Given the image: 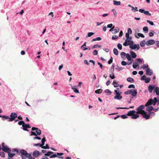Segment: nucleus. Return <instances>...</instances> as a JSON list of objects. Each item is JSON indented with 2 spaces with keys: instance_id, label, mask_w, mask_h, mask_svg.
<instances>
[{
  "instance_id": "f257e3e1",
  "label": "nucleus",
  "mask_w": 159,
  "mask_h": 159,
  "mask_svg": "<svg viewBox=\"0 0 159 159\" xmlns=\"http://www.w3.org/2000/svg\"><path fill=\"white\" fill-rule=\"evenodd\" d=\"M144 105H141L139 106L136 109L137 111L136 112V114H142L145 111L143 110L144 108Z\"/></svg>"
},
{
  "instance_id": "f03ea898",
  "label": "nucleus",
  "mask_w": 159,
  "mask_h": 159,
  "mask_svg": "<svg viewBox=\"0 0 159 159\" xmlns=\"http://www.w3.org/2000/svg\"><path fill=\"white\" fill-rule=\"evenodd\" d=\"M20 152L21 153L20 156L22 159H26V156L27 154V151L21 149L20 150Z\"/></svg>"
},
{
  "instance_id": "7ed1b4c3",
  "label": "nucleus",
  "mask_w": 159,
  "mask_h": 159,
  "mask_svg": "<svg viewBox=\"0 0 159 159\" xmlns=\"http://www.w3.org/2000/svg\"><path fill=\"white\" fill-rule=\"evenodd\" d=\"M17 115L16 113L15 112H12L10 115V118H9V121H12L14 120L17 117Z\"/></svg>"
},
{
  "instance_id": "20e7f679",
  "label": "nucleus",
  "mask_w": 159,
  "mask_h": 159,
  "mask_svg": "<svg viewBox=\"0 0 159 159\" xmlns=\"http://www.w3.org/2000/svg\"><path fill=\"white\" fill-rule=\"evenodd\" d=\"M152 104H153V105H156L154 104V102H153V100L152 99H150L146 103L145 105V106L147 107Z\"/></svg>"
},
{
  "instance_id": "39448f33",
  "label": "nucleus",
  "mask_w": 159,
  "mask_h": 159,
  "mask_svg": "<svg viewBox=\"0 0 159 159\" xmlns=\"http://www.w3.org/2000/svg\"><path fill=\"white\" fill-rule=\"evenodd\" d=\"M129 48L132 49H135L136 48L137 50L139 49L140 47L138 44H134L133 45H132L129 46Z\"/></svg>"
},
{
  "instance_id": "423d86ee",
  "label": "nucleus",
  "mask_w": 159,
  "mask_h": 159,
  "mask_svg": "<svg viewBox=\"0 0 159 159\" xmlns=\"http://www.w3.org/2000/svg\"><path fill=\"white\" fill-rule=\"evenodd\" d=\"M133 41L125 40V42L123 43V45L124 46H127V45H130L133 44Z\"/></svg>"
},
{
  "instance_id": "0eeeda50",
  "label": "nucleus",
  "mask_w": 159,
  "mask_h": 159,
  "mask_svg": "<svg viewBox=\"0 0 159 159\" xmlns=\"http://www.w3.org/2000/svg\"><path fill=\"white\" fill-rule=\"evenodd\" d=\"M2 150L4 152H7L9 151H11V150L7 146L3 147V148H2Z\"/></svg>"
},
{
  "instance_id": "6e6552de",
  "label": "nucleus",
  "mask_w": 159,
  "mask_h": 159,
  "mask_svg": "<svg viewBox=\"0 0 159 159\" xmlns=\"http://www.w3.org/2000/svg\"><path fill=\"white\" fill-rule=\"evenodd\" d=\"M155 43V41L153 39H150L146 42V44L147 46L153 45Z\"/></svg>"
},
{
  "instance_id": "1a4fd4ad",
  "label": "nucleus",
  "mask_w": 159,
  "mask_h": 159,
  "mask_svg": "<svg viewBox=\"0 0 159 159\" xmlns=\"http://www.w3.org/2000/svg\"><path fill=\"white\" fill-rule=\"evenodd\" d=\"M22 127L23 129L24 130L26 131H28V130L27 129V128H31L29 124H25L24 125H23Z\"/></svg>"
},
{
  "instance_id": "9d476101",
  "label": "nucleus",
  "mask_w": 159,
  "mask_h": 159,
  "mask_svg": "<svg viewBox=\"0 0 159 159\" xmlns=\"http://www.w3.org/2000/svg\"><path fill=\"white\" fill-rule=\"evenodd\" d=\"M153 71L149 68H148L146 70V74L147 75H152Z\"/></svg>"
},
{
  "instance_id": "9b49d317",
  "label": "nucleus",
  "mask_w": 159,
  "mask_h": 159,
  "mask_svg": "<svg viewBox=\"0 0 159 159\" xmlns=\"http://www.w3.org/2000/svg\"><path fill=\"white\" fill-rule=\"evenodd\" d=\"M142 115L143 116V117L146 120L148 119L150 117V115L147 114L145 111Z\"/></svg>"
},
{
  "instance_id": "f8f14e48",
  "label": "nucleus",
  "mask_w": 159,
  "mask_h": 159,
  "mask_svg": "<svg viewBox=\"0 0 159 159\" xmlns=\"http://www.w3.org/2000/svg\"><path fill=\"white\" fill-rule=\"evenodd\" d=\"M155 85H149L148 87V89L149 92L150 93H151L153 90V89L155 88Z\"/></svg>"
},
{
  "instance_id": "ddd939ff",
  "label": "nucleus",
  "mask_w": 159,
  "mask_h": 159,
  "mask_svg": "<svg viewBox=\"0 0 159 159\" xmlns=\"http://www.w3.org/2000/svg\"><path fill=\"white\" fill-rule=\"evenodd\" d=\"M136 113V111L135 110H132L129 111L127 114V116H132L134 114Z\"/></svg>"
},
{
  "instance_id": "4468645a",
  "label": "nucleus",
  "mask_w": 159,
  "mask_h": 159,
  "mask_svg": "<svg viewBox=\"0 0 159 159\" xmlns=\"http://www.w3.org/2000/svg\"><path fill=\"white\" fill-rule=\"evenodd\" d=\"M134 35L135 37L138 39H139L140 37L143 38H144V35L143 34L141 33H138L137 34L135 33Z\"/></svg>"
},
{
  "instance_id": "2eb2a0df",
  "label": "nucleus",
  "mask_w": 159,
  "mask_h": 159,
  "mask_svg": "<svg viewBox=\"0 0 159 159\" xmlns=\"http://www.w3.org/2000/svg\"><path fill=\"white\" fill-rule=\"evenodd\" d=\"M125 37L126 38L125 40L127 41H131L132 37L131 36H129V34L128 33H126L125 34Z\"/></svg>"
},
{
  "instance_id": "dca6fc26",
  "label": "nucleus",
  "mask_w": 159,
  "mask_h": 159,
  "mask_svg": "<svg viewBox=\"0 0 159 159\" xmlns=\"http://www.w3.org/2000/svg\"><path fill=\"white\" fill-rule=\"evenodd\" d=\"M39 155V152L38 151H35L33 153V155L35 157H38Z\"/></svg>"
},
{
  "instance_id": "f3484780",
  "label": "nucleus",
  "mask_w": 159,
  "mask_h": 159,
  "mask_svg": "<svg viewBox=\"0 0 159 159\" xmlns=\"http://www.w3.org/2000/svg\"><path fill=\"white\" fill-rule=\"evenodd\" d=\"M131 91H132V92L131 94V95L132 96H133V97L135 96L137 93V90H134V89L133 90L131 89Z\"/></svg>"
},
{
  "instance_id": "a211bd4d",
  "label": "nucleus",
  "mask_w": 159,
  "mask_h": 159,
  "mask_svg": "<svg viewBox=\"0 0 159 159\" xmlns=\"http://www.w3.org/2000/svg\"><path fill=\"white\" fill-rule=\"evenodd\" d=\"M130 54L131 55V57L133 58H135L137 57V55L136 53L133 51H131L130 52Z\"/></svg>"
},
{
  "instance_id": "6ab92c4d",
  "label": "nucleus",
  "mask_w": 159,
  "mask_h": 159,
  "mask_svg": "<svg viewBox=\"0 0 159 159\" xmlns=\"http://www.w3.org/2000/svg\"><path fill=\"white\" fill-rule=\"evenodd\" d=\"M139 66V64L137 62H134L133 63V67L134 68H136L138 66Z\"/></svg>"
},
{
  "instance_id": "aec40b11",
  "label": "nucleus",
  "mask_w": 159,
  "mask_h": 159,
  "mask_svg": "<svg viewBox=\"0 0 159 159\" xmlns=\"http://www.w3.org/2000/svg\"><path fill=\"white\" fill-rule=\"evenodd\" d=\"M125 56L128 61H130L132 60V61H133V60L132 59L131 56L129 53L126 54Z\"/></svg>"
},
{
  "instance_id": "412c9836",
  "label": "nucleus",
  "mask_w": 159,
  "mask_h": 159,
  "mask_svg": "<svg viewBox=\"0 0 159 159\" xmlns=\"http://www.w3.org/2000/svg\"><path fill=\"white\" fill-rule=\"evenodd\" d=\"M119 28H116L113 30L112 31V33L113 34H116L119 31Z\"/></svg>"
},
{
  "instance_id": "4be33fe9",
  "label": "nucleus",
  "mask_w": 159,
  "mask_h": 159,
  "mask_svg": "<svg viewBox=\"0 0 159 159\" xmlns=\"http://www.w3.org/2000/svg\"><path fill=\"white\" fill-rule=\"evenodd\" d=\"M86 42H85L84 44L80 47L81 48H82V50L84 51L88 49V48H85V47H86Z\"/></svg>"
},
{
  "instance_id": "5701e85b",
  "label": "nucleus",
  "mask_w": 159,
  "mask_h": 159,
  "mask_svg": "<svg viewBox=\"0 0 159 159\" xmlns=\"http://www.w3.org/2000/svg\"><path fill=\"white\" fill-rule=\"evenodd\" d=\"M11 151H9L7 153H8V156L10 158H12L15 155V154L14 153H11Z\"/></svg>"
},
{
  "instance_id": "b1692460",
  "label": "nucleus",
  "mask_w": 159,
  "mask_h": 159,
  "mask_svg": "<svg viewBox=\"0 0 159 159\" xmlns=\"http://www.w3.org/2000/svg\"><path fill=\"white\" fill-rule=\"evenodd\" d=\"M134 108V106H131L129 107H116L117 109H129V108Z\"/></svg>"
},
{
  "instance_id": "393cba45",
  "label": "nucleus",
  "mask_w": 159,
  "mask_h": 159,
  "mask_svg": "<svg viewBox=\"0 0 159 159\" xmlns=\"http://www.w3.org/2000/svg\"><path fill=\"white\" fill-rule=\"evenodd\" d=\"M138 114H134V115L131 116V118L132 119H136L138 118L139 117V116L138 115Z\"/></svg>"
},
{
  "instance_id": "a878e982",
  "label": "nucleus",
  "mask_w": 159,
  "mask_h": 159,
  "mask_svg": "<svg viewBox=\"0 0 159 159\" xmlns=\"http://www.w3.org/2000/svg\"><path fill=\"white\" fill-rule=\"evenodd\" d=\"M153 109V108L152 106H148L146 109L147 111H150Z\"/></svg>"
},
{
  "instance_id": "bb28decb",
  "label": "nucleus",
  "mask_w": 159,
  "mask_h": 159,
  "mask_svg": "<svg viewBox=\"0 0 159 159\" xmlns=\"http://www.w3.org/2000/svg\"><path fill=\"white\" fill-rule=\"evenodd\" d=\"M114 2V4L115 5H119L120 4V1H118L116 0H114L113 1Z\"/></svg>"
},
{
  "instance_id": "cd10ccee",
  "label": "nucleus",
  "mask_w": 159,
  "mask_h": 159,
  "mask_svg": "<svg viewBox=\"0 0 159 159\" xmlns=\"http://www.w3.org/2000/svg\"><path fill=\"white\" fill-rule=\"evenodd\" d=\"M154 91H155L156 94L157 95H159V88L158 87H156L155 90H154Z\"/></svg>"
},
{
  "instance_id": "c85d7f7f",
  "label": "nucleus",
  "mask_w": 159,
  "mask_h": 159,
  "mask_svg": "<svg viewBox=\"0 0 159 159\" xmlns=\"http://www.w3.org/2000/svg\"><path fill=\"white\" fill-rule=\"evenodd\" d=\"M145 40H143L140 42V45L141 47H143L145 45Z\"/></svg>"
},
{
  "instance_id": "c756f323",
  "label": "nucleus",
  "mask_w": 159,
  "mask_h": 159,
  "mask_svg": "<svg viewBox=\"0 0 159 159\" xmlns=\"http://www.w3.org/2000/svg\"><path fill=\"white\" fill-rule=\"evenodd\" d=\"M71 89L74 90V91L76 93H79V91L76 89L74 88V87H73V86H71Z\"/></svg>"
},
{
  "instance_id": "7c9ffc66",
  "label": "nucleus",
  "mask_w": 159,
  "mask_h": 159,
  "mask_svg": "<svg viewBox=\"0 0 159 159\" xmlns=\"http://www.w3.org/2000/svg\"><path fill=\"white\" fill-rule=\"evenodd\" d=\"M127 80L129 82H130L131 83H133L134 82V80L133 79L131 78H128L127 79Z\"/></svg>"
},
{
  "instance_id": "2f4dec72",
  "label": "nucleus",
  "mask_w": 159,
  "mask_h": 159,
  "mask_svg": "<svg viewBox=\"0 0 159 159\" xmlns=\"http://www.w3.org/2000/svg\"><path fill=\"white\" fill-rule=\"evenodd\" d=\"M114 98L115 99H117L118 100H120L122 98V96L120 95H116L114 97Z\"/></svg>"
},
{
  "instance_id": "473e14b6",
  "label": "nucleus",
  "mask_w": 159,
  "mask_h": 159,
  "mask_svg": "<svg viewBox=\"0 0 159 159\" xmlns=\"http://www.w3.org/2000/svg\"><path fill=\"white\" fill-rule=\"evenodd\" d=\"M101 40V38L100 37H98L97 38L93 39L92 40V42L95 41L97 40L100 41Z\"/></svg>"
},
{
  "instance_id": "72a5a7b5",
  "label": "nucleus",
  "mask_w": 159,
  "mask_h": 159,
  "mask_svg": "<svg viewBox=\"0 0 159 159\" xmlns=\"http://www.w3.org/2000/svg\"><path fill=\"white\" fill-rule=\"evenodd\" d=\"M36 132L37 133V134L38 135H40L41 134V131L38 128V129H36Z\"/></svg>"
},
{
  "instance_id": "f704fd0d",
  "label": "nucleus",
  "mask_w": 159,
  "mask_h": 159,
  "mask_svg": "<svg viewBox=\"0 0 159 159\" xmlns=\"http://www.w3.org/2000/svg\"><path fill=\"white\" fill-rule=\"evenodd\" d=\"M113 52L114 54L116 55H118V51L117 49L115 48L113 49Z\"/></svg>"
},
{
  "instance_id": "c9c22d12",
  "label": "nucleus",
  "mask_w": 159,
  "mask_h": 159,
  "mask_svg": "<svg viewBox=\"0 0 159 159\" xmlns=\"http://www.w3.org/2000/svg\"><path fill=\"white\" fill-rule=\"evenodd\" d=\"M143 30L145 33H147L148 32V28L146 26L144 27L143 28Z\"/></svg>"
},
{
  "instance_id": "e433bc0d",
  "label": "nucleus",
  "mask_w": 159,
  "mask_h": 159,
  "mask_svg": "<svg viewBox=\"0 0 159 159\" xmlns=\"http://www.w3.org/2000/svg\"><path fill=\"white\" fill-rule=\"evenodd\" d=\"M105 92L106 93H107V95H110L111 94V92L109 89H107L105 90Z\"/></svg>"
},
{
  "instance_id": "4c0bfd02",
  "label": "nucleus",
  "mask_w": 159,
  "mask_h": 159,
  "mask_svg": "<svg viewBox=\"0 0 159 159\" xmlns=\"http://www.w3.org/2000/svg\"><path fill=\"white\" fill-rule=\"evenodd\" d=\"M151 80V79L149 77L145 79V82L146 83H148Z\"/></svg>"
},
{
  "instance_id": "58836bf2",
  "label": "nucleus",
  "mask_w": 159,
  "mask_h": 159,
  "mask_svg": "<svg viewBox=\"0 0 159 159\" xmlns=\"http://www.w3.org/2000/svg\"><path fill=\"white\" fill-rule=\"evenodd\" d=\"M102 89H99L96 90L95 91V93H100L102 92Z\"/></svg>"
},
{
  "instance_id": "ea45409f",
  "label": "nucleus",
  "mask_w": 159,
  "mask_h": 159,
  "mask_svg": "<svg viewBox=\"0 0 159 159\" xmlns=\"http://www.w3.org/2000/svg\"><path fill=\"white\" fill-rule=\"evenodd\" d=\"M144 14H145V15H148L149 16H151V14L150 13L149 11H144Z\"/></svg>"
},
{
  "instance_id": "a19ab883",
  "label": "nucleus",
  "mask_w": 159,
  "mask_h": 159,
  "mask_svg": "<svg viewBox=\"0 0 159 159\" xmlns=\"http://www.w3.org/2000/svg\"><path fill=\"white\" fill-rule=\"evenodd\" d=\"M46 141V139L44 137H43L41 140V145L42 146H43L44 145V143L45 141Z\"/></svg>"
},
{
  "instance_id": "79ce46f5",
  "label": "nucleus",
  "mask_w": 159,
  "mask_h": 159,
  "mask_svg": "<svg viewBox=\"0 0 159 159\" xmlns=\"http://www.w3.org/2000/svg\"><path fill=\"white\" fill-rule=\"evenodd\" d=\"M148 68H149V67L148 66L147 64H144L142 68L143 69H145L146 68L147 69Z\"/></svg>"
},
{
  "instance_id": "37998d69",
  "label": "nucleus",
  "mask_w": 159,
  "mask_h": 159,
  "mask_svg": "<svg viewBox=\"0 0 159 159\" xmlns=\"http://www.w3.org/2000/svg\"><path fill=\"white\" fill-rule=\"evenodd\" d=\"M113 84L115 87H117L119 86V84L116 82L114 81Z\"/></svg>"
},
{
  "instance_id": "c03bdc74",
  "label": "nucleus",
  "mask_w": 159,
  "mask_h": 159,
  "mask_svg": "<svg viewBox=\"0 0 159 159\" xmlns=\"http://www.w3.org/2000/svg\"><path fill=\"white\" fill-rule=\"evenodd\" d=\"M114 70V65H112L111 66V68L110 69V71L111 73H113Z\"/></svg>"
},
{
  "instance_id": "a18cd8bd",
  "label": "nucleus",
  "mask_w": 159,
  "mask_h": 159,
  "mask_svg": "<svg viewBox=\"0 0 159 159\" xmlns=\"http://www.w3.org/2000/svg\"><path fill=\"white\" fill-rule=\"evenodd\" d=\"M94 34V33L93 32H89L88 34V36H86V37H90L92 35H93Z\"/></svg>"
},
{
  "instance_id": "49530a36",
  "label": "nucleus",
  "mask_w": 159,
  "mask_h": 159,
  "mask_svg": "<svg viewBox=\"0 0 159 159\" xmlns=\"http://www.w3.org/2000/svg\"><path fill=\"white\" fill-rule=\"evenodd\" d=\"M132 91L131 90L126 91L125 92V94L127 95L130 94L131 93Z\"/></svg>"
},
{
  "instance_id": "de8ad7c7",
  "label": "nucleus",
  "mask_w": 159,
  "mask_h": 159,
  "mask_svg": "<svg viewBox=\"0 0 159 159\" xmlns=\"http://www.w3.org/2000/svg\"><path fill=\"white\" fill-rule=\"evenodd\" d=\"M110 77L112 79H114L116 77L113 73L110 75Z\"/></svg>"
},
{
  "instance_id": "09e8293b",
  "label": "nucleus",
  "mask_w": 159,
  "mask_h": 159,
  "mask_svg": "<svg viewBox=\"0 0 159 159\" xmlns=\"http://www.w3.org/2000/svg\"><path fill=\"white\" fill-rule=\"evenodd\" d=\"M116 69L118 71H120L122 70H123V68L120 67L118 66H117L116 67Z\"/></svg>"
},
{
  "instance_id": "8fccbe9b",
  "label": "nucleus",
  "mask_w": 159,
  "mask_h": 159,
  "mask_svg": "<svg viewBox=\"0 0 159 159\" xmlns=\"http://www.w3.org/2000/svg\"><path fill=\"white\" fill-rule=\"evenodd\" d=\"M25 123L24 121L22 120H20L18 123V124L19 125H22V126L23 127V125H24Z\"/></svg>"
},
{
  "instance_id": "3c124183",
  "label": "nucleus",
  "mask_w": 159,
  "mask_h": 159,
  "mask_svg": "<svg viewBox=\"0 0 159 159\" xmlns=\"http://www.w3.org/2000/svg\"><path fill=\"white\" fill-rule=\"evenodd\" d=\"M0 156L2 157H5V153L3 152H0Z\"/></svg>"
},
{
  "instance_id": "603ef678",
  "label": "nucleus",
  "mask_w": 159,
  "mask_h": 159,
  "mask_svg": "<svg viewBox=\"0 0 159 159\" xmlns=\"http://www.w3.org/2000/svg\"><path fill=\"white\" fill-rule=\"evenodd\" d=\"M27 157L29 159H31L32 158V156L30 155V154L27 153V155L26 156V158Z\"/></svg>"
},
{
  "instance_id": "864d4df0",
  "label": "nucleus",
  "mask_w": 159,
  "mask_h": 159,
  "mask_svg": "<svg viewBox=\"0 0 159 159\" xmlns=\"http://www.w3.org/2000/svg\"><path fill=\"white\" fill-rule=\"evenodd\" d=\"M128 32L127 33H128L129 34H132V31L130 28H128L127 30Z\"/></svg>"
},
{
  "instance_id": "5fc2aeb1",
  "label": "nucleus",
  "mask_w": 159,
  "mask_h": 159,
  "mask_svg": "<svg viewBox=\"0 0 159 159\" xmlns=\"http://www.w3.org/2000/svg\"><path fill=\"white\" fill-rule=\"evenodd\" d=\"M117 47L119 50H121L122 49V46L120 43H118L117 44Z\"/></svg>"
},
{
  "instance_id": "6e6d98bb",
  "label": "nucleus",
  "mask_w": 159,
  "mask_h": 159,
  "mask_svg": "<svg viewBox=\"0 0 159 159\" xmlns=\"http://www.w3.org/2000/svg\"><path fill=\"white\" fill-rule=\"evenodd\" d=\"M118 38V37L117 35H113L112 37V39L113 40H116Z\"/></svg>"
},
{
  "instance_id": "4d7b16f0",
  "label": "nucleus",
  "mask_w": 159,
  "mask_h": 159,
  "mask_svg": "<svg viewBox=\"0 0 159 159\" xmlns=\"http://www.w3.org/2000/svg\"><path fill=\"white\" fill-rule=\"evenodd\" d=\"M121 64L122 66H125L127 64V63L124 61H123L121 62Z\"/></svg>"
},
{
  "instance_id": "13d9d810",
  "label": "nucleus",
  "mask_w": 159,
  "mask_h": 159,
  "mask_svg": "<svg viewBox=\"0 0 159 159\" xmlns=\"http://www.w3.org/2000/svg\"><path fill=\"white\" fill-rule=\"evenodd\" d=\"M98 53V51L97 50H95L93 51V54L95 55H97Z\"/></svg>"
},
{
  "instance_id": "bf43d9fd",
  "label": "nucleus",
  "mask_w": 159,
  "mask_h": 159,
  "mask_svg": "<svg viewBox=\"0 0 159 159\" xmlns=\"http://www.w3.org/2000/svg\"><path fill=\"white\" fill-rule=\"evenodd\" d=\"M126 55V53H125L124 52H122L120 53V55L122 58H123L124 57H125Z\"/></svg>"
},
{
  "instance_id": "052dcab7",
  "label": "nucleus",
  "mask_w": 159,
  "mask_h": 159,
  "mask_svg": "<svg viewBox=\"0 0 159 159\" xmlns=\"http://www.w3.org/2000/svg\"><path fill=\"white\" fill-rule=\"evenodd\" d=\"M147 21L148 23H149V24L151 25H154V23H153V22L152 21L148 20H147Z\"/></svg>"
},
{
  "instance_id": "680f3d73",
  "label": "nucleus",
  "mask_w": 159,
  "mask_h": 159,
  "mask_svg": "<svg viewBox=\"0 0 159 159\" xmlns=\"http://www.w3.org/2000/svg\"><path fill=\"white\" fill-rule=\"evenodd\" d=\"M113 61V58L112 57H111L110 60L108 61V63L109 64H110L111 63H112Z\"/></svg>"
},
{
  "instance_id": "e2e57ef3",
  "label": "nucleus",
  "mask_w": 159,
  "mask_h": 159,
  "mask_svg": "<svg viewBox=\"0 0 159 159\" xmlns=\"http://www.w3.org/2000/svg\"><path fill=\"white\" fill-rule=\"evenodd\" d=\"M123 119L128 118L127 116L125 115H122L120 116Z\"/></svg>"
},
{
  "instance_id": "0e129e2a",
  "label": "nucleus",
  "mask_w": 159,
  "mask_h": 159,
  "mask_svg": "<svg viewBox=\"0 0 159 159\" xmlns=\"http://www.w3.org/2000/svg\"><path fill=\"white\" fill-rule=\"evenodd\" d=\"M116 93V95H120V94H121V92H117L116 91H114Z\"/></svg>"
},
{
  "instance_id": "69168bd1",
  "label": "nucleus",
  "mask_w": 159,
  "mask_h": 159,
  "mask_svg": "<svg viewBox=\"0 0 159 159\" xmlns=\"http://www.w3.org/2000/svg\"><path fill=\"white\" fill-rule=\"evenodd\" d=\"M2 117L3 118H4V119H9V116H2Z\"/></svg>"
},
{
  "instance_id": "338daca9",
  "label": "nucleus",
  "mask_w": 159,
  "mask_h": 159,
  "mask_svg": "<svg viewBox=\"0 0 159 159\" xmlns=\"http://www.w3.org/2000/svg\"><path fill=\"white\" fill-rule=\"evenodd\" d=\"M153 99V102H154V104H156L157 101V98L155 97Z\"/></svg>"
},
{
  "instance_id": "774afa93",
  "label": "nucleus",
  "mask_w": 159,
  "mask_h": 159,
  "mask_svg": "<svg viewBox=\"0 0 159 159\" xmlns=\"http://www.w3.org/2000/svg\"><path fill=\"white\" fill-rule=\"evenodd\" d=\"M135 88L134 85V84H130L129 86H128L129 88Z\"/></svg>"
}]
</instances>
